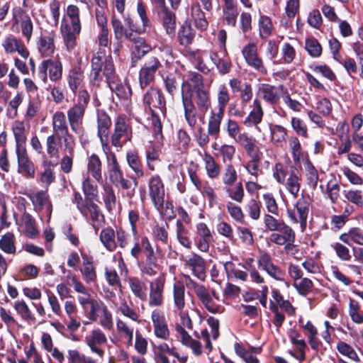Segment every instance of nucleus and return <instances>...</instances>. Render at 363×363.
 Returning <instances> with one entry per match:
<instances>
[{"label":"nucleus","mask_w":363,"mask_h":363,"mask_svg":"<svg viewBox=\"0 0 363 363\" xmlns=\"http://www.w3.org/2000/svg\"><path fill=\"white\" fill-rule=\"evenodd\" d=\"M182 101L185 121L194 128L197 124V111L204 115L211 107L210 89L205 85L201 74L191 72L183 82Z\"/></svg>","instance_id":"nucleus-1"},{"label":"nucleus","mask_w":363,"mask_h":363,"mask_svg":"<svg viewBox=\"0 0 363 363\" xmlns=\"http://www.w3.org/2000/svg\"><path fill=\"white\" fill-rule=\"evenodd\" d=\"M143 103L145 110L150 113V121L154 136L156 139L163 140L162 123L160 115L167 116V101L162 89L150 86L143 94Z\"/></svg>","instance_id":"nucleus-2"},{"label":"nucleus","mask_w":363,"mask_h":363,"mask_svg":"<svg viewBox=\"0 0 363 363\" xmlns=\"http://www.w3.org/2000/svg\"><path fill=\"white\" fill-rule=\"evenodd\" d=\"M130 255L136 262L143 274L155 276L160 269L154 247L147 236H143L140 241L134 243L130 249Z\"/></svg>","instance_id":"nucleus-3"},{"label":"nucleus","mask_w":363,"mask_h":363,"mask_svg":"<svg viewBox=\"0 0 363 363\" xmlns=\"http://www.w3.org/2000/svg\"><path fill=\"white\" fill-rule=\"evenodd\" d=\"M123 20V23L116 15H113L111 19L114 38L118 41L114 44V46H116L114 49L115 53L119 52L121 49L123 41L134 40L150 30L146 27H144L143 24L140 26L130 14L124 16Z\"/></svg>","instance_id":"nucleus-4"},{"label":"nucleus","mask_w":363,"mask_h":363,"mask_svg":"<svg viewBox=\"0 0 363 363\" xmlns=\"http://www.w3.org/2000/svg\"><path fill=\"white\" fill-rule=\"evenodd\" d=\"M132 137V128L129 124L125 115H119L114 124L113 133L111 136V145L116 147H122L123 145L130 140Z\"/></svg>","instance_id":"nucleus-5"},{"label":"nucleus","mask_w":363,"mask_h":363,"mask_svg":"<svg viewBox=\"0 0 363 363\" xmlns=\"http://www.w3.org/2000/svg\"><path fill=\"white\" fill-rule=\"evenodd\" d=\"M162 67L157 57H149L141 67L138 73V82L142 89L147 88L155 80L156 73Z\"/></svg>","instance_id":"nucleus-6"},{"label":"nucleus","mask_w":363,"mask_h":363,"mask_svg":"<svg viewBox=\"0 0 363 363\" xmlns=\"http://www.w3.org/2000/svg\"><path fill=\"white\" fill-rule=\"evenodd\" d=\"M149 196L154 207L159 211L164 208L165 189L159 174L152 175L148 180Z\"/></svg>","instance_id":"nucleus-7"},{"label":"nucleus","mask_w":363,"mask_h":363,"mask_svg":"<svg viewBox=\"0 0 363 363\" xmlns=\"http://www.w3.org/2000/svg\"><path fill=\"white\" fill-rule=\"evenodd\" d=\"M52 82L61 80L62 77V64L60 60H45L38 66V76L44 83L48 81V73Z\"/></svg>","instance_id":"nucleus-8"},{"label":"nucleus","mask_w":363,"mask_h":363,"mask_svg":"<svg viewBox=\"0 0 363 363\" xmlns=\"http://www.w3.org/2000/svg\"><path fill=\"white\" fill-rule=\"evenodd\" d=\"M90 101V94L86 89H79L77 103L67 111L68 121H83L86 108Z\"/></svg>","instance_id":"nucleus-9"},{"label":"nucleus","mask_w":363,"mask_h":363,"mask_svg":"<svg viewBox=\"0 0 363 363\" xmlns=\"http://www.w3.org/2000/svg\"><path fill=\"white\" fill-rule=\"evenodd\" d=\"M242 54L248 66L262 74L267 73V69L258 54L257 47L255 43H249L245 45L242 50Z\"/></svg>","instance_id":"nucleus-10"},{"label":"nucleus","mask_w":363,"mask_h":363,"mask_svg":"<svg viewBox=\"0 0 363 363\" xmlns=\"http://www.w3.org/2000/svg\"><path fill=\"white\" fill-rule=\"evenodd\" d=\"M16 154L18 173L26 179H33L35 175V166L29 157L26 147L16 150Z\"/></svg>","instance_id":"nucleus-11"},{"label":"nucleus","mask_w":363,"mask_h":363,"mask_svg":"<svg viewBox=\"0 0 363 363\" xmlns=\"http://www.w3.org/2000/svg\"><path fill=\"white\" fill-rule=\"evenodd\" d=\"M164 284L165 278L163 276H160L150 281V293L148 301V305L150 306H160L163 304Z\"/></svg>","instance_id":"nucleus-12"},{"label":"nucleus","mask_w":363,"mask_h":363,"mask_svg":"<svg viewBox=\"0 0 363 363\" xmlns=\"http://www.w3.org/2000/svg\"><path fill=\"white\" fill-rule=\"evenodd\" d=\"M25 195L31 201L35 211H41L45 208L48 217L51 218L52 204L48 191L40 190L35 193H25Z\"/></svg>","instance_id":"nucleus-13"},{"label":"nucleus","mask_w":363,"mask_h":363,"mask_svg":"<svg viewBox=\"0 0 363 363\" xmlns=\"http://www.w3.org/2000/svg\"><path fill=\"white\" fill-rule=\"evenodd\" d=\"M94 60H99V62H101V73H103L106 82L112 79L113 76L116 74L113 57L111 55H106L104 49L99 48L97 52L93 55L91 60V65Z\"/></svg>","instance_id":"nucleus-14"},{"label":"nucleus","mask_w":363,"mask_h":363,"mask_svg":"<svg viewBox=\"0 0 363 363\" xmlns=\"http://www.w3.org/2000/svg\"><path fill=\"white\" fill-rule=\"evenodd\" d=\"M106 83L111 92L120 100L127 101L131 98L133 91L130 85L128 83H123L116 74L112 79L107 80Z\"/></svg>","instance_id":"nucleus-15"},{"label":"nucleus","mask_w":363,"mask_h":363,"mask_svg":"<svg viewBox=\"0 0 363 363\" xmlns=\"http://www.w3.org/2000/svg\"><path fill=\"white\" fill-rule=\"evenodd\" d=\"M229 86L233 93L239 92V98L241 100V104L245 106L250 102L253 96L252 86L250 83L245 82L238 78H233L230 79Z\"/></svg>","instance_id":"nucleus-16"},{"label":"nucleus","mask_w":363,"mask_h":363,"mask_svg":"<svg viewBox=\"0 0 363 363\" xmlns=\"http://www.w3.org/2000/svg\"><path fill=\"white\" fill-rule=\"evenodd\" d=\"M166 34L174 38L176 35L177 16L174 10L168 8L157 13Z\"/></svg>","instance_id":"nucleus-17"},{"label":"nucleus","mask_w":363,"mask_h":363,"mask_svg":"<svg viewBox=\"0 0 363 363\" xmlns=\"http://www.w3.org/2000/svg\"><path fill=\"white\" fill-rule=\"evenodd\" d=\"M151 318L153 323L154 333L155 336L164 340H168L170 333L164 313L161 311H154L152 313Z\"/></svg>","instance_id":"nucleus-18"},{"label":"nucleus","mask_w":363,"mask_h":363,"mask_svg":"<svg viewBox=\"0 0 363 363\" xmlns=\"http://www.w3.org/2000/svg\"><path fill=\"white\" fill-rule=\"evenodd\" d=\"M196 32L191 26V21L186 18L180 24L177 33V40L179 45L187 48L194 43Z\"/></svg>","instance_id":"nucleus-19"},{"label":"nucleus","mask_w":363,"mask_h":363,"mask_svg":"<svg viewBox=\"0 0 363 363\" xmlns=\"http://www.w3.org/2000/svg\"><path fill=\"white\" fill-rule=\"evenodd\" d=\"M2 45L7 54L17 52L24 59H27L29 57L30 52L23 40L13 35H9L6 38Z\"/></svg>","instance_id":"nucleus-20"},{"label":"nucleus","mask_w":363,"mask_h":363,"mask_svg":"<svg viewBox=\"0 0 363 363\" xmlns=\"http://www.w3.org/2000/svg\"><path fill=\"white\" fill-rule=\"evenodd\" d=\"M85 208V214L82 215L86 220L90 218L92 221V226L97 233L99 228L105 222V216L103 214L101 208L94 202H89Z\"/></svg>","instance_id":"nucleus-21"},{"label":"nucleus","mask_w":363,"mask_h":363,"mask_svg":"<svg viewBox=\"0 0 363 363\" xmlns=\"http://www.w3.org/2000/svg\"><path fill=\"white\" fill-rule=\"evenodd\" d=\"M269 240L277 245H284V250L289 252L295 247L294 243L296 240V233L291 228L282 234L272 233L269 235Z\"/></svg>","instance_id":"nucleus-22"},{"label":"nucleus","mask_w":363,"mask_h":363,"mask_svg":"<svg viewBox=\"0 0 363 363\" xmlns=\"http://www.w3.org/2000/svg\"><path fill=\"white\" fill-rule=\"evenodd\" d=\"M106 336L100 329L93 330L90 337H86V344L91 351L96 353L101 358H103L104 351L100 347L101 345L106 343Z\"/></svg>","instance_id":"nucleus-23"},{"label":"nucleus","mask_w":363,"mask_h":363,"mask_svg":"<svg viewBox=\"0 0 363 363\" xmlns=\"http://www.w3.org/2000/svg\"><path fill=\"white\" fill-rule=\"evenodd\" d=\"M84 71L80 65L71 67L67 75L68 86L73 94H76L81 84L84 82Z\"/></svg>","instance_id":"nucleus-24"},{"label":"nucleus","mask_w":363,"mask_h":363,"mask_svg":"<svg viewBox=\"0 0 363 363\" xmlns=\"http://www.w3.org/2000/svg\"><path fill=\"white\" fill-rule=\"evenodd\" d=\"M236 141L244 147L247 155L250 157H255L257 155H262L259 147L257 145V140L252 136H250L247 133H241L238 135Z\"/></svg>","instance_id":"nucleus-25"},{"label":"nucleus","mask_w":363,"mask_h":363,"mask_svg":"<svg viewBox=\"0 0 363 363\" xmlns=\"http://www.w3.org/2000/svg\"><path fill=\"white\" fill-rule=\"evenodd\" d=\"M263 117L264 110L261 101L256 98L252 103V109L244 120L243 124L247 127L257 126L262 121Z\"/></svg>","instance_id":"nucleus-26"},{"label":"nucleus","mask_w":363,"mask_h":363,"mask_svg":"<svg viewBox=\"0 0 363 363\" xmlns=\"http://www.w3.org/2000/svg\"><path fill=\"white\" fill-rule=\"evenodd\" d=\"M57 165V162H53L49 159L46 155H43L41 162V167L43 171L40 172V182L45 184L47 186L50 185L55 179V174L54 172L55 167Z\"/></svg>","instance_id":"nucleus-27"},{"label":"nucleus","mask_w":363,"mask_h":363,"mask_svg":"<svg viewBox=\"0 0 363 363\" xmlns=\"http://www.w3.org/2000/svg\"><path fill=\"white\" fill-rule=\"evenodd\" d=\"M55 34L53 31L48 35H40L37 43L38 49L43 57L52 56L55 50Z\"/></svg>","instance_id":"nucleus-28"},{"label":"nucleus","mask_w":363,"mask_h":363,"mask_svg":"<svg viewBox=\"0 0 363 363\" xmlns=\"http://www.w3.org/2000/svg\"><path fill=\"white\" fill-rule=\"evenodd\" d=\"M195 293L199 301L210 313H217L220 312V306L214 303L207 289L203 285L198 286L195 289Z\"/></svg>","instance_id":"nucleus-29"},{"label":"nucleus","mask_w":363,"mask_h":363,"mask_svg":"<svg viewBox=\"0 0 363 363\" xmlns=\"http://www.w3.org/2000/svg\"><path fill=\"white\" fill-rule=\"evenodd\" d=\"M224 112L211 109L208 122V128L209 134L211 138L216 140L218 138L220 132V125L224 116Z\"/></svg>","instance_id":"nucleus-30"},{"label":"nucleus","mask_w":363,"mask_h":363,"mask_svg":"<svg viewBox=\"0 0 363 363\" xmlns=\"http://www.w3.org/2000/svg\"><path fill=\"white\" fill-rule=\"evenodd\" d=\"M60 32L67 50L69 52L72 51L77 45L76 35L79 33L75 32L72 26H70L65 19L62 21Z\"/></svg>","instance_id":"nucleus-31"},{"label":"nucleus","mask_w":363,"mask_h":363,"mask_svg":"<svg viewBox=\"0 0 363 363\" xmlns=\"http://www.w3.org/2000/svg\"><path fill=\"white\" fill-rule=\"evenodd\" d=\"M130 42L133 44V48L131 52L133 62L142 59L152 50L151 46L147 43L144 38L137 37L135 39L130 40Z\"/></svg>","instance_id":"nucleus-32"},{"label":"nucleus","mask_w":363,"mask_h":363,"mask_svg":"<svg viewBox=\"0 0 363 363\" xmlns=\"http://www.w3.org/2000/svg\"><path fill=\"white\" fill-rule=\"evenodd\" d=\"M186 264L191 267L193 274L199 279L203 281L206 278V262L204 259L196 254L186 260Z\"/></svg>","instance_id":"nucleus-33"},{"label":"nucleus","mask_w":363,"mask_h":363,"mask_svg":"<svg viewBox=\"0 0 363 363\" xmlns=\"http://www.w3.org/2000/svg\"><path fill=\"white\" fill-rule=\"evenodd\" d=\"M97 118V135L100 136H108L111 126V119L108 114L102 109L96 111Z\"/></svg>","instance_id":"nucleus-34"},{"label":"nucleus","mask_w":363,"mask_h":363,"mask_svg":"<svg viewBox=\"0 0 363 363\" xmlns=\"http://www.w3.org/2000/svg\"><path fill=\"white\" fill-rule=\"evenodd\" d=\"M126 161L129 167L138 177L145 176L144 167L138 152L130 150L126 152Z\"/></svg>","instance_id":"nucleus-35"},{"label":"nucleus","mask_w":363,"mask_h":363,"mask_svg":"<svg viewBox=\"0 0 363 363\" xmlns=\"http://www.w3.org/2000/svg\"><path fill=\"white\" fill-rule=\"evenodd\" d=\"M264 224L267 230L274 232L273 233H284L285 230L291 228L289 225L285 223L282 220L275 218L272 215L264 214Z\"/></svg>","instance_id":"nucleus-36"},{"label":"nucleus","mask_w":363,"mask_h":363,"mask_svg":"<svg viewBox=\"0 0 363 363\" xmlns=\"http://www.w3.org/2000/svg\"><path fill=\"white\" fill-rule=\"evenodd\" d=\"M310 204L309 196H305L302 195V196L298 199L295 205L298 213L299 223L303 229L306 227Z\"/></svg>","instance_id":"nucleus-37"},{"label":"nucleus","mask_w":363,"mask_h":363,"mask_svg":"<svg viewBox=\"0 0 363 363\" xmlns=\"http://www.w3.org/2000/svg\"><path fill=\"white\" fill-rule=\"evenodd\" d=\"M87 171L91 177L97 182L102 180V162L99 157L95 154H91L87 160Z\"/></svg>","instance_id":"nucleus-38"},{"label":"nucleus","mask_w":363,"mask_h":363,"mask_svg":"<svg viewBox=\"0 0 363 363\" xmlns=\"http://www.w3.org/2000/svg\"><path fill=\"white\" fill-rule=\"evenodd\" d=\"M11 129L15 138L16 150L26 147L27 138L24 122L15 121L13 123Z\"/></svg>","instance_id":"nucleus-39"},{"label":"nucleus","mask_w":363,"mask_h":363,"mask_svg":"<svg viewBox=\"0 0 363 363\" xmlns=\"http://www.w3.org/2000/svg\"><path fill=\"white\" fill-rule=\"evenodd\" d=\"M128 282L135 296L141 301L147 299V286L143 281L138 277H130L128 279Z\"/></svg>","instance_id":"nucleus-40"},{"label":"nucleus","mask_w":363,"mask_h":363,"mask_svg":"<svg viewBox=\"0 0 363 363\" xmlns=\"http://www.w3.org/2000/svg\"><path fill=\"white\" fill-rule=\"evenodd\" d=\"M99 238L105 248L109 252H113L117 248L115 240L116 231L111 227H106L101 230Z\"/></svg>","instance_id":"nucleus-41"},{"label":"nucleus","mask_w":363,"mask_h":363,"mask_svg":"<svg viewBox=\"0 0 363 363\" xmlns=\"http://www.w3.org/2000/svg\"><path fill=\"white\" fill-rule=\"evenodd\" d=\"M262 98L268 104L275 105L279 103L280 95L277 88L269 84H263L259 88Z\"/></svg>","instance_id":"nucleus-42"},{"label":"nucleus","mask_w":363,"mask_h":363,"mask_svg":"<svg viewBox=\"0 0 363 363\" xmlns=\"http://www.w3.org/2000/svg\"><path fill=\"white\" fill-rule=\"evenodd\" d=\"M62 138L52 134L46 138V151L49 159L58 160Z\"/></svg>","instance_id":"nucleus-43"},{"label":"nucleus","mask_w":363,"mask_h":363,"mask_svg":"<svg viewBox=\"0 0 363 363\" xmlns=\"http://www.w3.org/2000/svg\"><path fill=\"white\" fill-rule=\"evenodd\" d=\"M52 129L54 134L60 136L61 134H67L69 131L65 114L62 111H57L52 116Z\"/></svg>","instance_id":"nucleus-44"},{"label":"nucleus","mask_w":363,"mask_h":363,"mask_svg":"<svg viewBox=\"0 0 363 363\" xmlns=\"http://www.w3.org/2000/svg\"><path fill=\"white\" fill-rule=\"evenodd\" d=\"M259 36L262 40H266L270 36L274 30L272 18L264 14H261L258 19Z\"/></svg>","instance_id":"nucleus-45"},{"label":"nucleus","mask_w":363,"mask_h":363,"mask_svg":"<svg viewBox=\"0 0 363 363\" xmlns=\"http://www.w3.org/2000/svg\"><path fill=\"white\" fill-rule=\"evenodd\" d=\"M269 131L271 142L277 145H282L287 138V130L286 128L278 124H270Z\"/></svg>","instance_id":"nucleus-46"},{"label":"nucleus","mask_w":363,"mask_h":363,"mask_svg":"<svg viewBox=\"0 0 363 363\" xmlns=\"http://www.w3.org/2000/svg\"><path fill=\"white\" fill-rule=\"evenodd\" d=\"M185 286L183 283L177 281L173 285V297L175 307L182 312L185 307Z\"/></svg>","instance_id":"nucleus-47"},{"label":"nucleus","mask_w":363,"mask_h":363,"mask_svg":"<svg viewBox=\"0 0 363 363\" xmlns=\"http://www.w3.org/2000/svg\"><path fill=\"white\" fill-rule=\"evenodd\" d=\"M203 161L207 176L212 179L217 178L220 172V167L213 157L211 154L205 152Z\"/></svg>","instance_id":"nucleus-48"},{"label":"nucleus","mask_w":363,"mask_h":363,"mask_svg":"<svg viewBox=\"0 0 363 363\" xmlns=\"http://www.w3.org/2000/svg\"><path fill=\"white\" fill-rule=\"evenodd\" d=\"M101 64L99 60L92 61L89 83L91 86L99 88L101 86L104 76L101 73Z\"/></svg>","instance_id":"nucleus-49"},{"label":"nucleus","mask_w":363,"mask_h":363,"mask_svg":"<svg viewBox=\"0 0 363 363\" xmlns=\"http://www.w3.org/2000/svg\"><path fill=\"white\" fill-rule=\"evenodd\" d=\"M22 222L24 224L26 235L31 239L35 238L39 233L34 218L30 213L24 212L22 218Z\"/></svg>","instance_id":"nucleus-50"},{"label":"nucleus","mask_w":363,"mask_h":363,"mask_svg":"<svg viewBox=\"0 0 363 363\" xmlns=\"http://www.w3.org/2000/svg\"><path fill=\"white\" fill-rule=\"evenodd\" d=\"M161 150L159 147V146H157L155 145H150L145 151V157H146V162H147V167L149 170L150 171H155V166L154 164V162L155 161H160V156Z\"/></svg>","instance_id":"nucleus-51"},{"label":"nucleus","mask_w":363,"mask_h":363,"mask_svg":"<svg viewBox=\"0 0 363 363\" xmlns=\"http://www.w3.org/2000/svg\"><path fill=\"white\" fill-rule=\"evenodd\" d=\"M82 188L86 197V203L98 200L97 185H94L89 177L84 179Z\"/></svg>","instance_id":"nucleus-52"},{"label":"nucleus","mask_w":363,"mask_h":363,"mask_svg":"<svg viewBox=\"0 0 363 363\" xmlns=\"http://www.w3.org/2000/svg\"><path fill=\"white\" fill-rule=\"evenodd\" d=\"M80 11L77 6L70 4L67 8V15L71 20V26L74 31L80 33L82 26L79 18Z\"/></svg>","instance_id":"nucleus-53"},{"label":"nucleus","mask_w":363,"mask_h":363,"mask_svg":"<svg viewBox=\"0 0 363 363\" xmlns=\"http://www.w3.org/2000/svg\"><path fill=\"white\" fill-rule=\"evenodd\" d=\"M0 249L7 254H15V236L13 233L8 232L0 239Z\"/></svg>","instance_id":"nucleus-54"},{"label":"nucleus","mask_w":363,"mask_h":363,"mask_svg":"<svg viewBox=\"0 0 363 363\" xmlns=\"http://www.w3.org/2000/svg\"><path fill=\"white\" fill-rule=\"evenodd\" d=\"M289 145L294 162L296 164L299 163L303 156V152L299 139L296 136H291L289 139Z\"/></svg>","instance_id":"nucleus-55"},{"label":"nucleus","mask_w":363,"mask_h":363,"mask_svg":"<svg viewBox=\"0 0 363 363\" xmlns=\"http://www.w3.org/2000/svg\"><path fill=\"white\" fill-rule=\"evenodd\" d=\"M305 49L312 57H318L322 55L323 48L318 40L313 38H307L305 40Z\"/></svg>","instance_id":"nucleus-56"},{"label":"nucleus","mask_w":363,"mask_h":363,"mask_svg":"<svg viewBox=\"0 0 363 363\" xmlns=\"http://www.w3.org/2000/svg\"><path fill=\"white\" fill-rule=\"evenodd\" d=\"M177 226V235L179 242L182 245L187 249L191 247V240L189 237V231L184 228L182 221L177 220L176 223Z\"/></svg>","instance_id":"nucleus-57"},{"label":"nucleus","mask_w":363,"mask_h":363,"mask_svg":"<svg viewBox=\"0 0 363 363\" xmlns=\"http://www.w3.org/2000/svg\"><path fill=\"white\" fill-rule=\"evenodd\" d=\"M13 308L23 320L32 321L35 320L31 311L23 300L15 301L13 303Z\"/></svg>","instance_id":"nucleus-58"},{"label":"nucleus","mask_w":363,"mask_h":363,"mask_svg":"<svg viewBox=\"0 0 363 363\" xmlns=\"http://www.w3.org/2000/svg\"><path fill=\"white\" fill-rule=\"evenodd\" d=\"M33 28L34 26L31 18L27 13L23 14L21 19V29L22 35L26 38L28 43L31 39Z\"/></svg>","instance_id":"nucleus-59"},{"label":"nucleus","mask_w":363,"mask_h":363,"mask_svg":"<svg viewBox=\"0 0 363 363\" xmlns=\"http://www.w3.org/2000/svg\"><path fill=\"white\" fill-rule=\"evenodd\" d=\"M291 125L297 135L305 139L308 138V127L302 119L297 117H292L291 119Z\"/></svg>","instance_id":"nucleus-60"},{"label":"nucleus","mask_w":363,"mask_h":363,"mask_svg":"<svg viewBox=\"0 0 363 363\" xmlns=\"http://www.w3.org/2000/svg\"><path fill=\"white\" fill-rule=\"evenodd\" d=\"M345 199L356 206L357 208H363V192L362 190L350 189L344 191Z\"/></svg>","instance_id":"nucleus-61"},{"label":"nucleus","mask_w":363,"mask_h":363,"mask_svg":"<svg viewBox=\"0 0 363 363\" xmlns=\"http://www.w3.org/2000/svg\"><path fill=\"white\" fill-rule=\"evenodd\" d=\"M218 106L216 108L225 113V108L230 101V95L228 88L225 85L219 86L217 94Z\"/></svg>","instance_id":"nucleus-62"},{"label":"nucleus","mask_w":363,"mask_h":363,"mask_svg":"<svg viewBox=\"0 0 363 363\" xmlns=\"http://www.w3.org/2000/svg\"><path fill=\"white\" fill-rule=\"evenodd\" d=\"M299 180L300 179L297 176L296 171L294 169L291 170L286 185L287 190L295 197L297 196L300 190L301 184Z\"/></svg>","instance_id":"nucleus-63"},{"label":"nucleus","mask_w":363,"mask_h":363,"mask_svg":"<svg viewBox=\"0 0 363 363\" xmlns=\"http://www.w3.org/2000/svg\"><path fill=\"white\" fill-rule=\"evenodd\" d=\"M349 315L353 322L357 324L363 323V311H359V305L354 299H350Z\"/></svg>","instance_id":"nucleus-64"}]
</instances>
